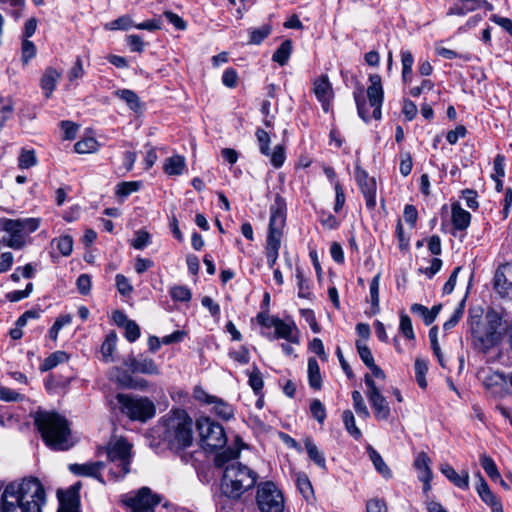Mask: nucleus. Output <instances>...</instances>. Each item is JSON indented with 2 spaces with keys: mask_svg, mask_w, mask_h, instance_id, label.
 <instances>
[{
  "mask_svg": "<svg viewBox=\"0 0 512 512\" xmlns=\"http://www.w3.org/2000/svg\"><path fill=\"white\" fill-rule=\"evenodd\" d=\"M47 497L43 484L35 477L7 484L0 496V512H42Z\"/></svg>",
  "mask_w": 512,
  "mask_h": 512,
  "instance_id": "f257e3e1",
  "label": "nucleus"
},
{
  "mask_svg": "<svg viewBox=\"0 0 512 512\" xmlns=\"http://www.w3.org/2000/svg\"><path fill=\"white\" fill-rule=\"evenodd\" d=\"M239 454V450L228 447L218 453L214 459L216 467H225L221 491L226 497L234 500L252 489L258 480V474L246 465L239 462L226 465L230 460L237 459Z\"/></svg>",
  "mask_w": 512,
  "mask_h": 512,
  "instance_id": "f03ea898",
  "label": "nucleus"
},
{
  "mask_svg": "<svg viewBox=\"0 0 512 512\" xmlns=\"http://www.w3.org/2000/svg\"><path fill=\"white\" fill-rule=\"evenodd\" d=\"M34 422L45 444L53 450L66 451L74 446L68 420L54 411H38Z\"/></svg>",
  "mask_w": 512,
  "mask_h": 512,
  "instance_id": "7ed1b4c3",
  "label": "nucleus"
},
{
  "mask_svg": "<svg viewBox=\"0 0 512 512\" xmlns=\"http://www.w3.org/2000/svg\"><path fill=\"white\" fill-rule=\"evenodd\" d=\"M192 424L185 410H172L160 422V437L171 450H183L192 444Z\"/></svg>",
  "mask_w": 512,
  "mask_h": 512,
  "instance_id": "20e7f679",
  "label": "nucleus"
},
{
  "mask_svg": "<svg viewBox=\"0 0 512 512\" xmlns=\"http://www.w3.org/2000/svg\"><path fill=\"white\" fill-rule=\"evenodd\" d=\"M468 325L472 335V346L475 350L487 353L501 340V316L494 310L486 313L484 320L481 314L470 312Z\"/></svg>",
  "mask_w": 512,
  "mask_h": 512,
  "instance_id": "39448f33",
  "label": "nucleus"
},
{
  "mask_svg": "<svg viewBox=\"0 0 512 512\" xmlns=\"http://www.w3.org/2000/svg\"><path fill=\"white\" fill-rule=\"evenodd\" d=\"M368 80L369 86L366 90V96L362 86H359L353 92L358 115L365 122L370 121L372 118L375 120L381 119V108L384 101L381 76L376 73L370 74Z\"/></svg>",
  "mask_w": 512,
  "mask_h": 512,
  "instance_id": "423d86ee",
  "label": "nucleus"
},
{
  "mask_svg": "<svg viewBox=\"0 0 512 512\" xmlns=\"http://www.w3.org/2000/svg\"><path fill=\"white\" fill-rule=\"evenodd\" d=\"M133 445L122 436H112L102 448L107 457L109 476L114 481L122 480L130 471L133 460Z\"/></svg>",
  "mask_w": 512,
  "mask_h": 512,
  "instance_id": "0eeeda50",
  "label": "nucleus"
},
{
  "mask_svg": "<svg viewBox=\"0 0 512 512\" xmlns=\"http://www.w3.org/2000/svg\"><path fill=\"white\" fill-rule=\"evenodd\" d=\"M285 224L286 202L283 197L276 195L270 206L269 229L265 247L267 264L270 268H273L277 262Z\"/></svg>",
  "mask_w": 512,
  "mask_h": 512,
  "instance_id": "6e6552de",
  "label": "nucleus"
},
{
  "mask_svg": "<svg viewBox=\"0 0 512 512\" xmlns=\"http://www.w3.org/2000/svg\"><path fill=\"white\" fill-rule=\"evenodd\" d=\"M40 226L39 218H0V231L7 234L2 238V243L14 250L22 249L27 244L30 233L35 232Z\"/></svg>",
  "mask_w": 512,
  "mask_h": 512,
  "instance_id": "1a4fd4ad",
  "label": "nucleus"
},
{
  "mask_svg": "<svg viewBox=\"0 0 512 512\" xmlns=\"http://www.w3.org/2000/svg\"><path fill=\"white\" fill-rule=\"evenodd\" d=\"M120 411L132 421L147 422L156 414V406L148 397L119 393Z\"/></svg>",
  "mask_w": 512,
  "mask_h": 512,
  "instance_id": "9d476101",
  "label": "nucleus"
},
{
  "mask_svg": "<svg viewBox=\"0 0 512 512\" xmlns=\"http://www.w3.org/2000/svg\"><path fill=\"white\" fill-rule=\"evenodd\" d=\"M203 448L207 451L222 449L227 443L224 428L209 417H201L196 422Z\"/></svg>",
  "mask_w": 512,
  "mask_h": 512,
  "instance_id": "9b49d317",
  "label": "nucleus"
},
{
  "mask_svg": "<svg viewBox=\"0 0 512 512\" xmlns=\"http://www.w3.org/2000/svg\"><path fill=\"white\" fill-rule=\"evenodd\" d=\"M256 503L261 512H283L285 506L282 492L271 481L258 485Z\"/></svg>",
  "mask_w": 512,
  "mask_h": 512,
  "instance_id": "f8f14e48",
  "label": "nucleus"
},
{
  "mask_svg": "<svg viewBox=\"0 0 512 512\" xmlns=\"http://www.w3.org/2000/svg\"><path fill=\"white\" fill-rule=\"evenodd\" d=\"M193 396L199 402L212 405V411L221 419L229 420L233 418V406L217 396L208 394L202 387H195Z\"/></svg>",
  "mask_w": 512,
  "mask_h": 512,
  "instance_id": "ddd939ff",
  "label": "nucleus"
},
{
  "mask_svg": "<svg viewBox=\"0 0 512 512\" xmlns=\"http://www.w3.org/2000/svg\"><path fill=\"white\" fill-rule=\"evenodd\" d=\"M123 502L132 512H154L159 498L149 488L143 487L135 495H126Z\"/></svg>",
  "mask_w": 512,
  "mask_h": 512,
  "instance_id": "4468645a",
  "label": "nucleus"
},
{
  "mask_svg": "<svg viewBox=\"0 0 512 512\" xmlns=\"http://www.w3.org/2000/svg\"><path fill=\"white\" fill-rule=\"evenodd\" d=\"M494 288L501 297L512 300V263L498 267L494 276Z\"/></svg>",
  "mask_w": 512,
  "mask_h": 512,
  "instance_id": "2eb2a0df",
  "label": "nucleus"
},
{
  "mask_svg": "<svg viewBox=\"0 0 512 512\" xmlns=\"http://www.w3.org/2000/svg\"><path fill=\"white\" fill-rule=\"evenodd\" d=\"M356 179L359 188L364 195L366 206L372 210L376 206L377 184L373 177H369L365 170L357 168Z\"/></svg>",
  "mask_w": 512,
  "mask_h": 512,
  "instance_id": "dca6fc26",
  "label": "nucleus"
},
{
  "mask_svg": "<svg viewBox=\"0 0 512 512\" xmlns=\"http://www.w3.org/2000/svg\"><path fill=\"white\" fill-rule=\"evenodd\" d=\"M125 366L132 373H142L148 375H158L159 368L153 359L140 355L139 357L129 356L124 361Z\"/></svg>",
  "mask_w": 512,
  "mask_h": 512,
  "instance_id": "f3484780",
  "label": "nucleus"
},
{
  "mask_svg": "<svg viewBox=\"0 0 512 512\" xmlns=\"http://www.w3.org/2000/svg\"><path fill=\"white\" fill-rule=\"evenodd\" d=\"M106 467L103 461L87 462L83 464H70L69 471L78 476L92 477L97 479L102 484L105 483L102 477V470Z\"/></svg>",
  "mask_w": 512,
  "mask_h": 512,
  "instance_id": "a211bd4d",
  "label": "nucleus"
},
{
  "mask_svg": "<svg viewBox=\"0 0 512 512\" xmlns=\"http://www.w3.org/2000/svg\"><path fill=\"white\" fill-rule=\"evenodd\" d=\"M313 93L322 104L325 112L328 111L330 102L334 96L332 85L327 75H321L313 82Z\"/></svg>",
  "mask_w": 512,
  "mask_h": 512,
  "instance_id": "6ab92c4d",
  "label": "nucleus"
},
{
  "mask_svg": "<svg viewBox=\"0 0 512 512\" xmlns=\"http://www.w3.org/2000/svg\"><path fill=\"white\" fill-rule=\"evenodd\" d=\"M477 477L479 479V482L476 485V491L481 500L491 508L492 512H504L501 501L491 491L482 475L478 473Z\"/></svg>",
  "mask_w": 512,
  "mask_h": 512,
  "instance_id": "aec40b11",
  "label": "nucleus"
},
{
  "mask_svg": "<svg viewBox=\"0 0 512 512\" xmlns=\"http://www.w3.org/2000/svg\"><path fill=\"white\" fill-rule=\"evenodd\" d=\"M275 338L284 339L289 343H299V331L293 322H285L282 319H278L274 326Z\"/></svg>",
  "mask_w": 512,
  "mask_h": 512,
  "instance_id": "412c9836",
  "label": "nucleus"
},
{
  "mask_svg": "<svg viewBox=\"0 0 512 512\" xmlns=\"http://www.w3.org/2000/svg\"><path fill=\"white\" fill-rule=\"evenodd\" d=\"M440 471L456 487L466 490L469 488V473L462 471L458 473L451 465H441Z\"/></svg>",
  "mask_w": 512,
  "mask_h": 512,
  "instance_id": "4be33fe9",
  "label": "nucleus"
},
{
  "mask_svg": "<svg viewBox=\"0 0 512 512\" xmlns=\"http://www.w3.org/2000/svg\"><path fill=\"white\" fill-rule=\"evenodd\" d=\"M430 458L424 452L417 455L414 466L418 471V478L425 484V490L430 488V481L432 479V471L430 469Z\"/></svg>",
  "mask_w": 512,
  "mask_h": 512,
  "instance_id": "5701e85b",
  "label": "nucleus"
},
{
  "mask_svg": "<svg viewBox=\"0 0 512 512\" xmlns=\"http://www.w3.org/2000/svg\"><path fill=\"white\" fill-rule=\"evenodd\" d=\"M60 78L61 73L58 72L56 69L49 67L45 70L41 78L40 85L46 98L51 97Z\"/></svg>",
  "mask_w": 512,
  "mask_h": 512,
  "instance_id": "b1692460",
  "label": "nucleus"
},
{
  "mask_svg": "<svg viewBox=\"0 0 512 512\" xmlns=\"http://www.w3.org/2000/svg\"><path fill=\"white\" fill-rule=\"evenodd\" d=\"M374 410L375 417L379 420H387L390 416V407L382 393L368 397Z\"/></svg>",
  "mask_w": 512,
  "mask_h": 512,
  "instance_id": "393cba45",
  "label": "nucleus"
},
{
  "mask_svg": "<svg viewBox=\"0 0 512 512\" xmlns=\"http://www.w3.org/2000/svg\"><path fill=\"white\" fill-rule=\"evenodd\" d=\"M471 215L468 211L464 210L460 204L454 203L452 205V223L457 230H465L470 225Z\"/></svg>",
  "mask_w": 512,
  "mask_h": 512,
  "instance_id": "a878e982",
  "label": "nucleus"
},
{
  "mask_svg": "<svg viewBox=\"0 0 512 512\" xmlns=\"http://www.w3.org/2000/svg\"><path fill=\"white\" fill-rule=\"evenodd\" d=\"M479 3H483V1L458 0L453 6L449 8L447 15L465 16L466 14L479 9Z\"/></svg>",
  "mask_w": 512,
  "mask_h": 512,
  "instance_id": "bb28decb",
  "label": "nucleus"
},
{
  "mask_svg": "<svg viewBox=\"0 0 512 512\" xmlns=\"http://www.w3.org/2000/svg\"><path fill=\"white\" fill-rule=\"evenodd\" d=\"M186 167V160L181 155H173L165 160L164 172L169 176L181 175Z\"/></svg>",
  "mask_w": 512,
  "mask_h": 512,
  "instance_id": "cd10ccee",
  "label": "nucleus"
},
{
  "mask_svg": "<svg viewBox=\"0 0 512 512\" xmlns=\"http://www.w3.org/2000/svg\"><path fill=\"white\" fill-rule=\"evenodd\" d=\"M308 381L309 385L314 390H319L322 387V376L320 367L315 358L308 359Z\"/></svg>",
  "mask_w": 512,
  "mask_h": 512,
  "instance_id": "c85d7f7f",
  "label": "nucleus"
},
{
  "mask_svg": "<svg viewBox=\"0 0 512 512\" xmlns=\"http://www.w3.org/2000/svg\"><path fill=\"white\" fill-rule=\"evenodd\" d=\"M69 360V355L65 351H55L44 359L39 369L42 372L49 371L61 363Z\"/></svg>",
  "mask_w": 512,
  "mask_h": 512,
  "instance_id": "c756f323",
  "label": "nucleus"
},
{
  "mask_svg": "<svg viewBox=\"0 0 512 512\" xmlns=\"http://www.w3.org/2000/svg\"><path fill=\"white\" fill-rule=\"evenodd\" d=\"M117 335L115 332H110L101 345L100 352L104 362L109 363L113 361V353L116 349Z\"/></svg>",
  "mask_w": 512,
  "mask_h": 512,
  "instance_id": "7c9ffc66",
  "label": "nucleus"
},
{
  "mask_svg": "<svg viewBox=\"0 0 512 512\" xmlns=\"http://www.w3.org/2000/svg\"><path fill=\"white\" fill-rule=\"evenodd\" d=\"M400 56L402 64V79L405 83H408L412 79L414 57L411 51L407 49H402Z\"/></svg>",
  "mask_w": 512,
  "mask_h": 512,
  "instance_id": "2f4dec72",
  "label": "nucleus"
},
{
  "mask_svg": "<svg viewBox=\"0 0 512 512\" xmlns=\"http://www.w3.org/2000/svg\"><path fill=\"white\" fill-rule=\"evenodd\" d=\"M292 53V42L291 40H285L277 48L272 56V60L277 62L279 65L284 66L287 64Z\"/></svg>",
  "mask_w": 512,
  "mask_h": 512,
  "instance_id": "473e14b6",
  "label": "nucleus"
},
{
  "mask_svg": "<svg viewBox=\"0 0 512 512\" xmlns=\"http://www.w3.org/2000/svg\"><path fill=\"white\" fill-rule=\"evenodd\" d=\"M342 420L345 426L346 431L356 440L361 439L362 432L356 426L355 417L352 411L345 410L342 413Z\"/></svg>",
  "mask_w": 512,
  "mask_h": 512,
  "instance_id": "72a5a7b5",
  "label": "nucleus"
},
{
  "mask_svg": "<svg viewBox=\"0 0 512 512\" xmlns=\"http://www.w3.org/2000/svg\"><path fill=\"white\" fill-rule=\"evenodd\" d=\"M115 96L123 100L131 110L137 111L140 107L138 95L129 89H119L114 92Z\"/></svg>",
  "mask_w": 512,
  "mask_h": 512,
  "instance_id": "f704fd0d",
  "label": "nucleus"
},
{
  "mask_svg": "<svg viewBox=\"0 0 512 512\" xmlns=\"http://www.w3.org/2000/svg\"><path fill=\"white\" fill-rule=\"evenodd\" d=\"M305 448L309 458L320 468L326 469V459L323 453L310 439L305 441Z\"/></svg>",
  "mask_w": 512,
  "mask_h": 512,
  "instance_id": "c9c22d12",
  "label": "nucleus"
},
{
  "mask_svg": "<svg viewBox=\"0 0 512 512\" xmlns=\"http://www.w3.org/2000/svg\"><path fill=\"white\" fill-rule=\"evenodd\" d=\"M295 277L298 286V297L309 299L311 297L309 282L300 267L296 268Z\"/></svg>",
  "mask_w": 512,
  "mask_h": 512,
  "instance_id": "e433bc0d",
  "label": "nucleus"
},
{
  "mask_svg": "<svg viewBox=\"0 0 512 512\" xmlns=\"http://www.w3.org/2000/svg\"><path fill=\"white\" fill-rule=\"evenodd\" d=\"M480 464L492 481H497L500 479L498 468L490 456L486 454L481 455Z\"/></svg>",
  "mask_w": 512,
  "mask_h": 512,
  "instance_id": "4c0bfd02",
  "label": "nucleus"
},
{
  "mask_svg": "<svg viewBox=\"0 0 512 512\" xmlns=\"http://www.w3.org/2000/svg\"><path fill=\"white\" fill-rule=\"evenodd\" d=\"M368 451L375 469L384 477L389 478L391 476V470L388 468L381 455L373 448H369Z\"/></svg>",
  "mask_w": 512,
  "mask_h": 512,
  "instance_id": "58836bf2",
  "label": "nucleus"
},
{
  "mask_svg": "<svg viewBox=\"0 0 512 512\" xmlns=\"http://www.w3.org/2000/svg\"><path fill=\"white\" fill-rule=\"evenodd\" d=\"M414 368H415V377H416V381H417L418 385L423 389L426 388L427 381H426L425 375L428 371L427 361L424 359H421V358H417L415 360Z\"/></svg>",
  "mask_w": 512,
  "mask_h": 512,
  "instance_id": "ea45409f",
  "label": "nucleus"
},
{
  "mask_svg": "<svg viewBox=\"0 0 512 512\" xmlns=\"http://www.w3.org/2000/svg\"><path fill=\"white\" fill-rule=\"evenodd\" d=\"M399 331L407 340H415L411 318L404 312L400 313Z\"/></svg>",
  "mask_w": 512,
  "mask_h": 512,
  "instance_id": "a19ab883",
  "label": "nucleus"
},
{
  "mask_svg": "<svg viewBox=\"0 0 512 512\" xmlns=\"http://www.w3.org/2000/svg\"><path fill=\"white\" fill-rule=\"evenodd\" d=\"M380 274H376L372 281L370 282L369 293L371 299V306L373 313H377L379 311V284H380Z\"/></svg>",
  "mask_w": 512,
  "mask_h": 512,
  "instance_id": "79ce46f5",
  "label": "nucleus"
},
{
  "mask_svg": "<svg viewBox=\"0 0 512 512\" xmlns=\"http://www.w3.org/2000/svg\"><path fill=\"white\" fill-rule=\"evenodd\" d=\"M271 26L265 24L259 28L250 30V39L249 44L259 45L263 42L265 38H267L271 33Z\"/></svg>",
  "mask_w": 512,
  "mask_h": 512,
  "instance_id": "37998d69",
  "label": "nucleus"
},
{
  "mask_svg": "<svg viewBox=\"0 0 512 512\" xmlns=\"http://www.w3.org/2000/svg\"><path fill=\"white\" fill-rule=\"evenodd\" d=\"M134 22L129 15L121 16L105 25L107 30H128L134 27Z\"/></svg>",
  "mask_w": 512,
  "mask_h": 512,
  "instance_id": "c03bdc74",
  "label": "nucleus"
},
{
  "mask_svg": "<svg viewBox=\"0 0 512 512\" xmlns=\"http://www.w3.org/2000/svg\"><path fill=\"white\" fill-rule=\"evenodd\" d=\"M98 148V142L95 138L89 137L75 143L74 149L79 154L92 153Z\"/></svg>",
  "mask_w": 512,
  "mask_h": 512,
  "instance_id": "a18cd8bd",
  "label": "nucleus"
},
{
  "mask_svg": "<svg viewBox=\"0 0 512 512\" xmlns=\"http://www.w3.org/2000/svg\"><path fill=\"white\" fill-rule=\"evenodd\" d=\"M170 295L174 301L189 302L192 294L190 289L184 285H175L170 289Z\"/></svg>",
  "mask_w": 512,
  "mask_h": 512,
  "instance_id": "49530a36",
  "label": "nucleus"
},
{
  "mask_svg": "<svg viewBox=\"0 0 512 512\" xmlns=\"http://www.w3.org/2000/svg\"><path fill=\"white\" fill-rule=\"evenodd\" d=\"M352 400H353V406L358 414L359 417L368 418L370 416V413L368 411V408L364 402V399L362 397V394L355 390L352 392Z\"/></svg>",
  "mask_w": 512,
  "mask_h": 512,
  "instance_id": "de8ad7c7",
  "label": "nucleus"
},
{
  "mask_svg": "<svg viewBox=\"0 0 512 512\" xmlns=\"http://www.w3.org/2000/svg\"><path fill=\"white\" fill-rule=\"evenodd\" d=\"M62 256H69L73 251V239L69 235L61 236L53 240Z\"/></svg>",
  "mask_w": 512,
  "mask_h": 512,
  "instance_id": "09e8293b",
  "label": "nucleus"
},
{
  "mask_svg": "<svg viewBox=\"0 0 512 512\" xmlns=\"http://www.w3.org/2000/svg\"><path fill=\"white\" fill-rule=\"evenodd\" d=\"M141 187L140 181H126L117 185L116 194L121 197H127L130 194L137 192Z\"/></svg>",
  "mask_w": 512,
  "mask_h": 512,
  "instance_id": "8fccbe9b",
  "label": "nucleus"
},
{
  "mask_svg": "<svg viewBox=\"0 0 512 512\" xmlns=\"http://www.w3.org/2000/svg\"><path fill=\"white\" fill-rule=\"evenodd\" d=\"M297 487L306 500L313 497L314 492L312 484L305 474H299L297 476Z\"/></svg>",
  "mask_w": 512,
  "mask_h": 512,
  "instance_id": "3c124183",
  "label": "nucleus"
},
{
  "mask_svg": "<svg viewBox=\"0 0 512 512\" xmlns=\"http://www.w3.org/2000/svg\"><path fill=\"white\" fill-rule=\"evenodd\" d=\"M118 381L122 386L131 389L144 390L148 386V382L145 379H133L128 374H123L122 377H119Z\"/></svg>",
  "mask_w": 512,
  "mask_h": 512,
  "instance_id": "603ef678",
  "label": "nucleus"
},
{
  "mask_svg": "<svg viewBox=\"0 0 512 512\" xmlns=\"http://www.w3.org/2000/svg\"><path fill=\"white\" fill-rule=\"evenodd\" d=\"M413 314L419 315L426 325H430L435 321V314L429 311V309L422 305L415 303L410 308Z\"/></svg>",
  "mask_w": 512,
  "mask_h": 512,
  "instance_id": "864d4df0",
  "label": "nucleus"
},
{
  "mask_svg": "<svg viewBox=\"0 0 512 512\" xmlns=\"http://www.w3.org/2000/svg\"><path fill=\"white\" fill-rule=\"evenodd\" d=\"M310 413L312 417L322 424L326 419V409L319 399H314L310 403Z\"/></svg>",
  "mask_w": 512,
  "mask_h": 512,
  "instance_id": "5fc2aeb1",
  "label": "nucleus"
},
{
  "mask_svg": "<svg viewBox=\"0 0 512 512\" xmlns=\"http://www.w3.org/2000/svg\"><path fill=\"white\" fill-rule=\"evenodd\" d=\"M356 348L363 363L369 367L375 363L370 348L362 341H356Z\"/></svg>",
  "mask_w": 512,
  "mask_h": 512,
  "instance_id": "6e6d98bb",
  "label": "nucleus"
},
{
  "mask_svg": "<svg viewBox=\"0 0 512 512\" xmlns=\"http://www.w3.org/2000/svg\"><path fill=\"white\" fill-rule=\"evenodd\" d=\"M21 51H22V56H21L22 62L24 64H27L31 59H33L36 56L37 49H36L35 44L32 41H30L28 39H23Z\"/></svg>",
  "mask_w": 512,
  "mask_h": 512,
  "instance_id": "4d7b16f0",
  "label": "nucleus"
},
{
  "mask_svg": "<svg viewBox=\"0 0 512 512\" xmlns=\"http://www.w3.org/2000/svg\"><path fill=\"white\" fill-rule=\"evenodd\" d=\"M36 163L37 159L33 150H23L18 158V165L21 169H28Z\"/></svg>",
  "mask_w": 512,
  "mask_h": 512,
  "instance_id": "13d9d810",
  "label": "nucleus"
},
{
  "mask_svg": "<svg viewBox=\"0 0 512 512\" xmlns=\"http://www.w3.org/2000/svg\"><path fill=\"white\" fill-rule=\"evenodd\" d=\"M256 137H257V140L259 143L260 152L265 156H269L270 155V148H269L270 136H269V134L264 129L258 128L256 130Z\"/></svg>",
  "mask_w": 512,
  "mask_h": 512,
  "instance_id": "bf43d9fd",
  "label": "nucleus"
},
{
  "mask_svg": "<svg viewBox=\"0 0 512 512\" xmlns=\"http://www.w3.org/2000/svg\"><path fill=\"white\" fill-rule=\"evenodd\" d=\"M249 385L256 394H259L263 389V378L260 370L257 367H254L253 370L249 373Z\"/></svg>",
  "mask_w": 512,
  "mask_h": 512,
  "instance_id": "052dcab7",
  "label": "nucleus"
},
{
  "mask_svg": "<svg viewBox=\"0 0 512 512\" xmlns=\"http://www.w3.org/2000/svg\"><path fill=\"white\" fill-rule=\"evenodd\" d=\"M151 242V236L147 231L139 230L132 242V246L137 250H142Z\"/></svg>",
  "mask_w": 512,
  "mask_h": 512,
  "instance_id": "680f3d73",
  "label": "nucleus"
},
{
  "mask_svg": "<svg viewBox=\"0 0 512 512\" xmlns=\"http://www.w3.org/2000/svg\"><path fill=\"white\" fill-rule=\"evenodd\" d=\"M33 290V284L28 283L24 290H15L6 294V299L10 302H18L22 299L27 298Z\"/></svg>",
  "mask_w": 512,
  "mask_h": 512,
  "instance_id": "e2e57ef3",
  "label": "nucleus"
},
{
  "mask_svg": "<svg viewBox=\"0 0 512 512\" xmlns=\"http://www.w3.org/2000/svg\"><path fill=\"white\" fill-rule=\"evenodd\" d=\"M14 112V106L11 101L0 103V130L4 127L7 120H9Z\"/></svg>",
  "mask_w": 512,
  "mask_h": 512,
  "instance_id": "0e129e2a",
  "label": "nucleus"
},
{
  "mask_svg": "<svg viewBox=\"0 0 512 512\" xmlns=\"http://www.w3.org/2000/svg\"><path fill=\"white\" fill-rule=\"evenodd\" d=\"M24 398L23 395L16 392L15 390L0 386V400L6 401V402H17L21 401Z\"/></svg>",
  "mask_w": 512,
  "mask_h": 512,
  "instance_id": "69168bd1",
  "label": "nucleus"
},
{
  "mask_svg": "<svg viewBox=\"0 0 512 512\" xmlns=\"http://www.w3.org/2000/svg\"><path fill=\"white\" fill-rule=\"evenodd\" d=\"M270 161L275 168H279L285 161V150L282 145L275 146L272 153H270Z\"/></svg>",
  "mask_w": 512,
  "mask_h": 512,
  "instance_id": "338daca9",
  "label": "nucleus"
},
{
  "mask_svg": "<svg viewBox=\"0 0 512 512\" xmlns=\"http://www.w3.org/2000/svg\"><path fill=\"white\" fill-rule=\"evenodd\" d=\"M125 337L129 342H135L140 337V328L134 321H126Z\"/></svg>",
  "mask_w": 512,
  "mask_h": 512,
  "instance_id": "774afa93",
  "label": "nucleus"
}]
</instances>
